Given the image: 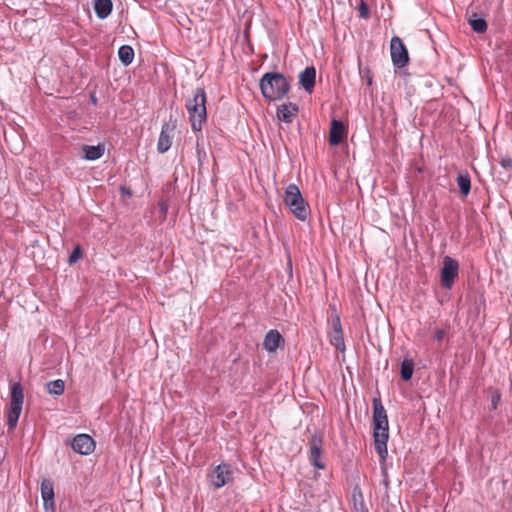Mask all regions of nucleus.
I'll return each instance as SVG.
<instances>
[{
	"label": "nucleus",
	"mask_w": 512,
	"mask_h": 512,
	"mask_svg": "<svg viewBox=\"0 0 512 512\" xmlns=\"http://www.w3.org/2000/svg\"><path fill=\"white\" fill-rule=\"evenodd\" d=\"M372 405L374 446L381 460L385 461L388 455L387 442L389 439L387 412L379 398H374Z\"/></svg>",
	"instance_id": "obj_1"
},
{
	"label": "nucleus",
	"mask_w": 512,
	"mask_h": 512,
	"mask_svg": "<svg viewBox=\"0 0 512 512\" xmlns=\"http://www.w3.org/2000/svg\"><path fill=\"white\" fill-rule=\"evenodd\" d=\"M259 86L263 97L269 101L284 98L290 90L289 81L278 72L265 73L260 79Z\"/></svg>",
	"instance_id": "obj_2"
},
{
	"label": "nucleus",
	"mask_w": 512,
	"mask_h": 512,
	"mask_svg": "<svg viewBox=\"0 0 512 512\" xmlns=\"http://www.w3.org/2000/svg\"><path fill=\"white\" fill-rule=\"evenodd\" d=\"M185 107L193 131H201L202 124L207 118L205 90L203 88H196L192 95L186 99Z\"/></svg>",
	"instance_id": "obj_3"
},
{
	"label": "nucleus",
	"mask_w": 512,
	"mask_h": 512,
	"mask_svg": "<svg viewBox=\"0 0 512 512\" xmlns=\"http://www.w3.org/2000/svg\"><path fill=\"white\" fill-rule=\"evenodd\" d=\"M284 203L298 220H307L310 214V207L296 184H289L286 187Z\"/></svg>",
	"instance_id": "obj_4"
},
{
	"label": "nucleus",
	"mask_w": 512,
	"mask_h": 512,
	"mask_svg": "<svg viewBox=\"0 0 512 512\" xmlns=\"http://www.w3.org/2000/svg\"><path fill=\"white\" fill-rule=\"evenodd\" d=\"M24 401L23 388L20 383H14L11 387V399L7 412V424L14 429L19 420Z\"/></svg>",
	"instance_id": "obj_5"
},
{
	"label": "nucleus",
	"mask_w": 512,
	"mask_h": 512,
	"mask_svg": "<svg viewBox=\"0 0 512 512\" xmlns=\"http://www.w3.org/2000/svg\"><path fill=\"white\" fill-rule=\"evenodd\" d=\"M390 52L392 63L395 67L402 68L408 64V51L399 37L395 36L391 39Z\"/></svg>",
	"instance_id": "obj_6"
},
{
	"label": "nucleus",
	"mask_w": 512,
	"mask_h": 512,
	"mask_svg": "<svg viewBox=\"0 0 512 512\" xmlns=\"http://www.w3.org/2000/svg\"><path fill=\"white\" fill-rule=\"evenodd\" d=\"M458 273V262L450 256H445L441 269V283L443 287L450 289L453 286L454 280L458 277Z\"/></svg>",
	"instance_id": "obj_7"
},
{
	"label": "nucleus",
	"mask_w": 512,
	"mask_h": 512,
	"mask_svg": "<svg viewBox=\"0 0 512 512\" xmlns=\"http://www.w3.org/2000/svg\"><path fill=\"white\" fill-rule=\"evenodd\" d=\"M209 479L214 488L219 489L233 480V471L229 464L222 463L214 468L209 475Z\"/></svg>",
	"instance_id": "obj_8"
},
{
	"label": "nucleus",
	"mask_w": 512,
	"mask_h": 512,
	"mask_svg": "<svg viewBox=\"0 0 512 512\" xmlns=\"http://www.w3.org/2000/svg\"><path fill=\"white\" fill-rule=\"evenodd\" d=\"M322 454L323 437L321 434H313L309 439V460L318 469L325 468L324 463L321 461Z\"/></svg>",
	"instance_id": "obj_9"
},
{
	"label": "nucleus",
	"mask_w": 512,
	"mask_h": 512,
	"mask_svg": "<svg viewBox=\"0 0 512 512\" xmlns=\"http://www.w3.org/2000/svg\"><path fill=\"white\" fill-rule=\"evenodd\" d=\"M71 446L76 453L88 455L94 451L95 442L89 435L79 434L73 438Z\"/></svg>",
	"instance_id": "obj_10"
},
{
	"label": "nucleus",
	"mask_w": 512,
	"mask_h": 512,
	"mask_svg": "<svg viewBox=\"0 0 512 512\" xmlns=\"http://www.w3.org/2000/svg\"><path fill=\"white\" fill-rule=\"evenodd\" d=\"M175 128L176 125L173 123H164L162 125L157 143V150L159 153H165L170 149Z\"/></svg>",
	"instance_id": "obj_11"
},
{
	"label": "nucleus",
	"mask_w": 512,
	"mask_h": 512,
	"mask_svg": "<svg viewBox=\"0 0 512 512\" xmlns=\"http://www.w3.org/2000/svg\"><path fill=\"white\" fill-rule=\"evenodd\" d=\"M347 136L346 126L339 120H332L329 131V143L333 146L339 145Z\"/></svg>",
	"instance_id": "obj_12"
},
{
	"label": "nucleus",
	"mask_w": 512,
	"mask_h": 512,
	"mask_svg": "<svg viewBox=\"0 0 512 512\" xmlns=\"http://www.w3.org/2000/svg\"><path fill=\"white\" fill-rule=\"evenodd\" d=\"M330 343L339 351H345L344 337L341 322L338 317L332 321V330L330 332Z\"/></svg>",
	"instance_id": "obj_13"
},
{
	"label": "nucleus",
	"mask_w": 512,
	"mask_h": 512,
	"mask_svg": "<svg viewBox=\"0 0 512 512\" xmlns=\"http://www.w3.org/2000/svg\"><path fill=\"white\" fill-rule=\"evenodd\" d=\"M284 343V339L279 333L278 330L271 329L269 330L263 341L264 349L269 353H274L277 351L279 346Z\"/></svg>",
	"instance_id": "obj_14"
},
{
	"label": "nucleus",
	"mask_w": 512,
	"mask_h": 512,
	"mask_svg": "<svg viewBox=\"0 0 512 512\" xmlns=\"http://www.w3.org/2000/svg\"><path fill=\"white\" fill-rule=\"evenodd\" d=\"M299 84L301 87L305 89L308 93H311L315 86L316 80V69L314 66L306 67L304 71H302L299 76Z\"/></svg>",
	"instance_id": "obj_15"
},
{
	"label": "nucleus",
	"mask_w": 512,
	"mask_h": 512,
	"mask_svg": "<svg viewBox=\"0 0 512 512\" xmlns=\"http://www.w3.org/2000/svg\"><path fill=\"white\" fill-rule=\"evenodd\" d=\"M41 496L46 510L54 509V486L49 479H44L41 483Z\"/></svg>",
	"instance_id": "obj_16"
},
{
	"label": "nucleus",
	"mask_w": 512,
	"mask_h": 512,
	"mask_svg": "<svg viewBox=\"0 0 512 512\" xmlns=\"http://www.w3.org/2000/svg\"><path fill=\"white\" fill-rule=\"evenodd\" d=\"M298 112L297 105L293 103H285L277 108V117L280 121L291 123Z\"/></svg>",
	"instance_id": "obj_17"
},
{
	"label": "nucleus",
	"mask_w": 512,
	"mask_h": 512,
	"mask_svg": "<svg viewBox=\"0 0 512 512\" xmlns=\"http://www.w3.org/2000/svg\"><path fill=\"white\" fill-rule=\"evenodd\" d=\"M113 8V3L111 0H95L94 2V10L98 18L105 19L107 18Z\"/></svg>",
	"instance_id": "obj_18"
},
{
	"label": "nucleus",
	"mask_w": 512,
	"mask_h": 512,
	"mask_svg": "<svg viewBox=\"0 0 512 512\" xmlns=\"http://www.w3.org/2000/svg\"><path fill=\"white\" fill-rule=\"evenodd\" d=\"M83 150V158L89 161H94L97 159H100L104 154V146L103 145H97V146H90V145H84L82 147Z\"/></svg>",
	"instance_id": "obj_19"
},
{
	"label": "nucleus",
	"mask_w": 512,
	"mask_h": 512,
	"mask_svg": "<svg viewBox=\"0 0 512 512\" xmlns=\"http://www.w3.org/2000/svg\"><path fill=\"white\" fill-rule=\"evenodd\" d=\"M118 56L120 61L127 66L131 64L134 59V50L129 45H123L118 50Z\"/></svg>",
	"instance_id": "obj_20"
},
{
	"label": "nucleus",
	"mask_w": 512,
	"mask_h": 512,
	"mask_svg": "<svg viewBox=\"0 0 512 512\" xmlns=\"http://www.w3.org/2000/svg\"><path fill=\"white\" fill-rule=\"evenodd\" d=\"M47 391L52 395H62L65 389V382L61 379L53 380L47 383Z\"/></svg>",
	"instance_id": "obj_21"
},
{
	"label": "nucleus",
	"mask_w": 512,
	"mask_h": 512,
	"mask_svg": "<svg viewBox=\"0 0 512 512\" xmlns=\"http://www.w3.org/2000/svg\"><path fill=\"white\" fill-rule=\"evenodd\" d=\"M457 184L462 195L467 196L471 189V180L468 174H460L457 177Z\"/></svg>",
	"instance_id": "obj_22"
},
{
	"label": "nucleus",
	"mask_w": 512,
	"mask_h": 512,
	"mask_svg": "<svg viewBox=\"0 0 512 512\" xmlns=\"http://www.w3.org/2000/svg\"><path fill=\"white\" fill-rule=\"evenodd\" d=\"M414 371V363L410 359H405L401 363V378L405 381L411 379Z\"/></svg>",
	"instance_id": "obj_23"
},
{
	"label": "nucleus",
	"mask_w": 512,
	"mask_h": 512,
	"mask_svg": "<svg viewBox=\"0 0 512 512\" xmlns=\"http://www.w3.org/2000/svg\"><path fill=\"white\" fill-rule=\"evenodd\" d=\"M469 24L473 31L477 33H484L487 30V23L483 18H471Z\"/></svg>",
	"instance_id": "obj_24"
},
{
	"label": "nucleus",
	"mask_w": 512,
	"mask_h": 512,
	"mask_svg": "<svg viewBox=\"0 0 512 512\" xmlns=\"http://www.w3.org/2000/svg\"><path fill=\"white\" fill-rule=\"evenodd\" d=\"M357 10L360 18L368 19L370 17L369 7L364 0H361L357 7Z\"/></svg>",
	"instance_id": "obj_25"
},
{
	"label": "nucleus",
	"mask_w": 512,
	"mask_h": 512,
	"mask_svg": "<svg viewBox=\"0 0 512 512\" xmlns=\"http://www.w3.org/2000/svg\"><path fill=\"white\" fill-rule=\"evenodd\" d=\"M80 248L79 247H76L73 252L71 253V255L69 256V263L72 264V263H75L78 258L80 257Z\"/></svg>",
	"instance_id": "obj_26"
},
{
	"label": "nucleus",
	"mask_w": 512,
	"mask_h": 512,
	"mask_svg": "<svg viewBox=\"0 0 512 512\" xmlns=\"http://www.w3.org/2000/svg\"><path fill=\"white\" fill-rule=\"evenodd\" d=\"M501 166L505 169H512V159L511 158H502L501 159Z\"/></svg>",
	"instance_id": "obj_27"
},
{
	"label": "nucleus",
	"mask_w": 512,
	"mask_h": 512,
	"mask_svg": "<svg viewBox=\"0 0 512 512\" xmlns=\"http://www.w3.org/2000/svg\"><path fill=\"white\" fill-rule=\"evenodd\" d=\"M445 336H446V331L444 329H437L435 331V339L438 342H441L444 339Z\"/></svg>",
	"instance_id": "obj_28"
},
{
	"label": "nucleus",
	"mask_w": 512,
	"mask_h": 512,
	"mask_svg": "<svg viewBox=\"0 0 512 512\" xmlns=\"http://www.w3.org/2000/svg\"><path fill=\"white\" fill-rule=\"evenodd\" d=\"M500 399V395H496L492 398V403H493V407L496 408L497 406V402L499 401Z\"/></svg>",
	"instance_id": "obj_29"
},
{
	"label": "nucleus",
	"mask_w": 512,
	"mask_h": 512,
	"mask_svg": "<svg viewBox=\"0 0 512 512\" xmlns=\"http://www.w3.org/2000/svg\"><path fill=\"white\" fill-rule=\"evenodd\" d=\"M92 102L96 103V98L95 97H92Z\"/></svg>",
	"instance_id": "obj_30"
}]
</instances>
